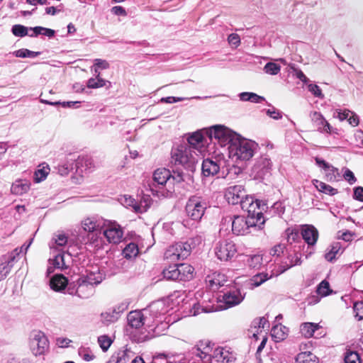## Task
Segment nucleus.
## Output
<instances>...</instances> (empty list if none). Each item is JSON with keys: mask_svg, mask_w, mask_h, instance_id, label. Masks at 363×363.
<instances>
[{"mask_svg": "<svg viewBox=\"0 0 363 363\" xmlns=\"http://www.w3.org/2000/svg\"><path fill=\"white\" fill-rule=\"evenodd\" d=\"M167 308L163 301H159L152 303L147 308L141 311H134L128 313L127 320L132 328H139L143 325L148 327L156 326L154 332L159 335L161 333L160 328L165 330L168 328L167 323H162Z\"/></svg>", "mask_w": 363, "mask_h": 363, "instance_id": "f257e3e1", "label": "nucleus"}, {"mask_svg": "<svg viewBox=\"0 0 363 363\" xmlns=\"http://www.w3.org/2000/svg\"><path fill=\"white\" fill-rule=\"evenodd\" d=\"M192 357L198 360L199 363H211L213 359L217 362L232 363L236 357L228 349L217 347L214 350L211 342L201 341L192 348Z\"/></svg>", "mask_w": 363, "mask_h": 363, "instance_id": "f03ea898", "label": "nucleus"}, {"mask_svg": "<svg viewBox=\"0 0 363 363\" xmlns=\"http://www.w3.org/2000/svg\"><path fill=\"white\" fill-rule=\"evenodd\" d=\"M199 157V155L186 144H180L174 147L171 151L172 163L181 165L190 171L194 169Z\"/></svg>", "mask_w": 363, "mask_h": 363, "instance_id": "7ed1b4c3", "label": "nucleus"}, {"mask_svg": "<svg viewBox=\"0 0 363 363\" xmlns=\"http://www.w3.org/2000/svg\"><path fill=\"white\" fill-rule=\"evenodd\" d=\"M257 144L250 140L239 139L238 136L228 147L229 157L235 160H248L254 155Z\"/></svg>", "mask_w": 363, "mask_h": 363, "instance_id": "20e7f679", "label": "nucleus"}, {"mask_svg": "<svg viewBox=\"0 0 363 363\" xmlns=\"http://www.w3.org/2000/svg\"><path fill=\"white\" fill-rule=\"evenodd\" d=\"M241 208L247 213V218L253 220L257 228L261 229L265 223L263 212L267 208L266 204L259 200L254 199L252 196H248L242 202Z\"/></svg>", "mask_w": 363, "mask_h": 363, "instance_id": "39448f33", "label": "nucleus"}, {"mask_svg": "<svg viewBox=\"0 0 363 363\" xmlns=\"http://www.w3.org/2000/svg\"><path fill=\"white\" fill-rule=\"evenodd\" d=\"M171 183V173L165 168L157 169L153 174V183L150 190L153 195L157 197H167L172 194V190L167 189L164 186Z\"/></svg>", "mask_w": 363, "mask_h": 363, "instance_id": "423d86ee", "label": "nucleus"}, {"mask_svg": "<svg viewBox=\"0 0 363 363\" xmlns=\"http://www.w3.org/2000/svg\"><path fill=\"white\" fill-rule=\"evenodd\" d=\"M208 133L211 140L214 139L222 147L230 145L238 137L234 131L223 125L211 127Z\"/></svg>", "mask_w": 363, "mask_h": 363, "instance_id": "0eeeda50", "label": "nucleus"}, {"mask_svg": "<svg viewBox=\"0 0 363 363\" xmlns=\"http://www.w3.org/2000/svg\"><path fill=\"white\" fill-rule=\"evenodd\" d=\"M29 347L35 356L44 354L49 349V341L45 333L40 330H33L29 337Z\"/></svg>", "mask_w": 363, "mask_h": 363, "instance_id": "6e6552de", "label": "nucleus"}, {"mask_svg": "<svg viewBox=\"0 0 363 363\" xmlns=\"http://www.w3.org/2000/svg\"><path fill=\"white\" fill-rule=\"evenodd\" d=\"M225 222L231 223L232 231L236 235H243L250 233L251 228H257V225L253 220L242 216H235L233 218L228 216Z\"/></svg>", "mask_w": 363, "mask_h": 363, "instance_id": "1a4fd4ad", "label": "nucleus"}, {"mask_svg": "<svg viewBox=\"0 0 363 363\" xmlns=\"http://www.w3.org/2000/svg\"><path fill=\"white\" fill-rule=\"evenodd\" d=\"M208 207L206 201L199 196H191L186 204V213L189 218L193 220H200Z\"/></svg>", "mask_w": 363, "mask_h": 363, "instance_id": "9d476101", "label": "nucleus"}, {"mask_svg": "<svg viewBox=\"0 0 363 363\" xmlns=\"http://www.w3.org/2000/svg\"><path fill=\"white\" fill-rule=\"evenodd\" d=\"M103 235L108 243L118 244L123 240V228L116 221L107 220L103 225Z\"/></svg>", "mask_w": 363, "mask_h": 363, "instance_id": "9b49d317", "label": "nucleus"}, {"mask_svg": "<svg viewBox=\"0 0 363 363\" xmlns=\"http://www.w3.org/2000/svg\"><path fill=\"white\" fill-rule=\"evenodd\" d=\"M191 250V245L188 242H177L166 250L164 256L170 262L183 260L190 255Z\"/></svg>", "mask_w": 363, "mask_h": 363, "instance_id": "f8f14e48", "label": "nucleus"}, {"mask_svg": "<svg viewBox=\"0 0 363 363\" xmlns=\"http://www.w3.org/2000/svg\"><path fill=\"white\" fill-rule=\"evenodd\" d=\"M216 256L220 261H228L233 258L237 252L235 244L230 240L218 242L214 248Z\"/></svg>", "mask_w": 363, "mask_h": 363, "instance_id": "ddd939ff", "label": "nucleus"}, {"mask_svg": "<svg viewBox=\"0 0 363 363\" xmlns=\"http://www.w3.org/2000/svg\"><path fill=\"white\" fill-rule=\"evenodd\" d=\"M272 168V162L270 158L267 155H262L256 160L252 169V174L255 179H264L270 176Z\"/></svg>", "mask_w": 363, "mask_h": 363, "instance_id": "4468645a", "label": "nucleus"}, {"mask_svg": "<svg viewBox=\"0 0 363 363\" xmlns=\"http://www.w3.org/2000/svg\"><path fill=\"white\" fill-rule=\"evenodd\" d=\"M77 288L75 286H69L67 294L70 295H77L82 298H86L94 293V287L82 277L77 280Z\"/></svg>", "mask_w": 363, "mask_h": 363, "instance_id": "2eb2a0df", "label": "nucleus"}, {"mask_svg": "<svg viewBox=\"0 0 363 363\" xmlns=\"http://www.w3.org/2000/svg\"><path fill=\"white\" fill-rule=\"evenodd\" d=\"M247 195L245 187L242 185H234L228 187L225 191V198L226 201L232 204L235 205L242 202L245 197H248Z\"/></svg>", "mask_w": 363, "mask_h": 363, "instance_id": "dca6fc26", "label": "nucleus"}, {"mask_svg": "<svg viewBox=\"0 0 363 363\" xmlns=\"http://www.w3.org/2000/svg\"><path fill=\"white\" fill-rule=\"evenodd\" d=\"M225 160L221 158L206 159L202 162V173L205 177L213 176L218 172L220 169H223Z\"/></svg>", "mask_w": 363, "mask_h": 363, "instance_id": "f3484780", "label": "nucleus"}, {"mask_svg": "<svg viewBox=\"0 0 363 363\" xmlns=\"http://www.w3.org/2000/svg\"><path fill=\"white\" fill-rule=\"evenodd\" d=\"M18 255V249H15L13 252L2 256L0 259V281L4 279L10 273L13 267V263Z\"/></svg>", "mask_w": 363, "mask_h": 363, "instance_id": "a211bd4d", "label": "nucleus"}, {"mask_svg": "<svg viewBox=\"0 0 363 363\" xmlns=\"http://www.w3.org/2000/svg\"><path fill=\"white\" fill-rule=\"evenodd\" d=\"M244 299V295L239 289H231L223 294L220 299L225 304V308L233 307L240 304Z\"/></svg>", "mask_w": 363, "mask_h": 363, "instance_id": "6ab92c4d", "label": "nucleus"}, {"mask_svg": "<svg viewBox=\"0 0 363 363\" xmlns=\"http://www.w3.org/2000/svg\"><path fill=\"white\" fill-rule=\"evenodd\" d=\"M134 354L130 348L125 346L113 352L106 363H127L134 357Z\"/></svg>", "mask_w": 363, "mask_h": 363, "instance_id": "aec40b11", "label": "nucleus"}, {"mask_svg": "<svg viewBox=\"0 0 363 363\" xmlns=\"http://www.w3.org/2000/svg\"><path fill=\"white\" fill-rule=\"evenodd\" d=\"M310 117L318 131L326 133H330L332 132V126L320 112H311Z\"/></svg>", "mask_w": 363, "mask_h": 363, "instance_id": "412c9836", "label": "nucleus"}, {"mask_svg": "<svg viewBox=\"0 0 363 363\" xmlns=\"http://www.w3.org/2000/svg\"><path fill=\"white\" fill-rule=\"evenodd\" d=\"M226 281L227 279L225 274L218 272H214L211 274L207 275L206 277V282L208 287L213 291L223 286Z\"/></svg>", "mask_w": 363, "mask_h": 363, "instance_id": "4be33fe9", "label": "nucleus"}, {"mask_svg": "<svg viewBox=\"0 0 363 363\" xmlns=\"http://www.w3.org/2000/svg\"><path fill=\"white\" fill-rule=\"evenodd\" d=\"M301 254L294 250L293 252H289L284 261L281 262L279 270L275 274L276 276L284 272L288 269L301 264Z\"/></svg>", "mask_w": 363, "mask_h": 363, "instance_id": "5701e85b", "label": "nucleus"}, {"mask_svg": "<svg viewBox=\"0 0 363 363\" xmlns=\"http://www.w3.org/2000/svg\"><path fill=\"white\" fill-rule=\"evenodd\" d=\"M82 277L94 287L104 279L105 274L98 267H92L86 271V274L82 276Z\"/></svg>", "mask_w": 363, "mask_h": 363, "instance_id": "b1692460", "label": "nucleus"}, {"mask_svg": "<svg viewBox=\"0 0 363 363\" xmlns=\"http://www.w3.org/2000/svg\"><path fill=\"white\" fill-rule=\"evenodd\" d=\"M50 288L57 292H62L65 290L67 292L69 286H72L68 283V279L62 274H55L50 280Z\"/></svg>", "mask_w": 363, "mask_h": 363, "instance_id": "393cba45", "label": "nucleus"}, {"mask_svg": "<svg viewBox=\"0 0 363 363\" xmlns=\"http://www.w3.org/2000/svg\"><path fill=\"white\" fill-rule=\"evenodd\" d=\"M301 235L308 245L313 246L318 240V231L312 225H305L302 226Z\"/></svg>", "mask_w": 363, "mask_h": 363, "instance_id": "a878e982", "label": "nucleus"}, {"mask_svg": "<svg viewBox=\"0 0 363 363\" xmlns=\"http://www.w3.org/2000/svg\"><path fill=\"white\" fill-rule=\"evenodd\" d=\"M189 147L196 151L198 154L202 152L204 147L203 136L200 132H195L188 138Z\"/></svg>", "mask_w": 363, "mask_h": 363, "instance_id": "bb28decb", "label": "nucleus"}, {"mask_svg": "<svg viewBox=\"0 0 363 363\" xmlns=\"http://www.w3.org/2000/svg\"><path fill=\"white\" fill-rule=\"evenodd\" d=\"M274 274L271 272L270 274L267 272H260L257 273L255 275L252 276L249 280L247 284L251 289H254L255 287H258L264 283L266 281L271 279Z\"/></svg>", "mask_w": 363, "mask_h": 363, "instance_id": "cd10ccee", "label": "nucleus"}, {"mask_svg": "<svg viewBox=\"0 0 363 363\" xmlns=\"http://www.w3.org/2000/svg\"><path fill=\"white\" fill-rule=\"evenodd\" d=\"M30 184L26 180H16L11 187V191L15 195H23L30 189Z\"/></svg>", "mask_w": 363, "mask_h": 363, "instance_id": "c85d7f7f", "label": "nucleus"}, {"mask_svg": "<svg viewBox=\"0 0 363 363\" xmlns=\"http://www.w3.org/2000/svg\"><path fill=\"white\" fill-rule=\"evenodd\" d=\"M289 330L284 325L279 324L274 325L271 330L272 337L276 342L284 340L288 335Z\"/></svg>", "mask_w": 363, "mask_h": 363, "instance_id": "c756f323", "label": "nucleus"}, {"mask_svg": "<svg viewBox=\"0 0 363 363\" xmlns=\"http://www.w3.org/2000/svg\"><path fill=\"white\" fill-rule=\"evenodd\" d=\"M313 184L318 191L327 195L334 196L338 192L337 189L318 179L313 180Z\"/></svg>", "mask_w": 363, "mask_h": 363, "instance_id": "7c9ffc66", "label": "nucleus"}, {"mask_svg": "<svg viewBox=\"0 0 363 363\" xmlns=\"http://www.w3.org/2000/svg\"><path fill=\"white\" fill-rule=\"evenodd\" d=\"M320 328L318 323H303L300 326V331L305 337H311Z\"/></svg>", "mask_w": 363, "mask_h": 363, "instance_id": "2f4dec72", "label": "nucleus"}, {"mask_svg": "<svg viewBox=\"0 0 363 363\" xmlns=\"http://www.w3.org/2000/svg\"><path fill=\"white\" fill-rule=\"evenodd\" d=\"M82 227L86 232L94 233L99 229L100 224L94 218H86L82 221Z\"/></svg>", "mask_w": 363, "mask_h": 363, "instance_id": "473e14b6", "label": "nucleus"}, {"mask_svg": "<svg viewBox=\"0 0 363 363\" xmlns=\"http://www.w3.org/2000/svg\"><path fill=\"white\" fill-rule=\"evenodd\" d=\"M68 238L63 233L55 234L52 240L50 242V247L51 249L58 250L60 247H64L67 243Z\"/></svg>", "mask_w": 363, "mask_h": 363, "instance_id": "72a5a7b5", "label": "nucleus"}, {"mask_svg": "<svg viewBox=\"0 0 363 363\" xmlns=\"http://www.w3.org/2000/svg\"><path fill=\"white\" fill-rule=\"evenodd\" d=\"M177 267L180 272V278L179 280L186 281L191 279L193 277V267L187 264H177Z\"/></svg>", "mask_w": 363, "mask_h": 363, "instance_id": "f704fd0d", "label": "nucleus"}, {"mask_svg": "<svg viewBox=\"0 0 363 363\" xmlns=\"http://www.w3.org/2000/svg\"><path fill=\"white\" fill-rule=\"evenodd\" d=\"M163 277L167 280H179L180 272L177 264L170 265L162 272Z\"/></svg>", "mask_w": 363, "mask_h": 363, "instance_id": "c9c22d12", "label": "nucleus"}, {"mask_svg": "<svg viewBox=\"0 0 363 363\" xmlns=\"http://www.w3.org/2000/svg\"><path fill=\"white\" fill-rule=\"evenodd\" d=\"M101 317L102 322L106 325L115 323L120 318L118 313L116 312V310L113 308L109 309L107 311L102 313L101 314Z\"/></svg>", "mask_w": 363, "mask_h": 363, "instance_id": "e433bc0d", "label": "nucleus"}, {"mask_svg": "<svg viewBox=\"0 0 363 363\" xmlns=\"http://www.w3.org/2000/svg\"><path fill=\"white\" fill-rule=\"evenodd\" d=\"M240 100L242 101H250L252 103H261L265 99L263 96L253 92H242L239 94Z\"/></svg>", "mask_w": 363, "mask_h": 363, "instance_id": "4c0bfd02", "label": "nucleus"}, {"mask_svg": "<svg viewBox=\"0 0 363 363\" xmlns=\"http://www.w3.org/2000/svg\"><path fill=\"white\" fill-rule=\"evenodd\" d=\"M269 327L268 320L264 317H261L257 319H255L251 325V328L257 329L253 333L252 335L254 337L257 338V334H259V330L262 332V330Z\"/></svg>", "mask_w": 363, "mask_h": 363, "instance_id": "58836bf2", "label": "nucleus"}, {"mask_svg": "<svg viewBox=\"0 0 363 363\" xmlns=\"http://www.w3.org/2000/svg\"><path fill=\"white\" fill-rule=\"evenodd\" d=\"M296 360L297 363H318L316 356L310 352L299 353Z\"/></svg>", "mask_w": 363, "mask_h": 363, "instance_id": "ea45409f", "label": "nucleus"}, {"mask_svg": "<svg viewBox=\"0 0 363 363\" xmlns=\"http://www.w3.org/2000/svg\"><path fill=\"white\" fill-rule=\"evenodd\" d=\"M139 253L138 245L134 242H130L123 250V255L126 259L135 257Z\"/></svg>", "mask_w": 363, "mask_h": 363, "instance_id": "a19ab883", "label": "nucleus"}, {"mask_svg": "<svg viewBox=\"0 0 363 363\" xmlns=\"http://www.w3.org/2000/svg\"><path fill=\"white\" fill-rule=\"evenodd\" d=\"M151 205V199L149 196H144L139 202L136 201V206H135V213H144L150 208Z\"/></svg>", "mask_w": 363, "mask_h": 363, "instance_id": "79ce46f5", "label": "nucleus"}, {"mask_svg": "<svg viewBox=\"0 0 363 363\" xmlns=\"http://www.w3.org/2000/svg\"><path fill=\"white\" fill-rule=\"evenodd\" d=\"M262 256L260 255H252L248 256L247 262L250 268L258 269L262 264Z\"/></svg>", "mask_w": 363, "mask_h": 363, "instance_id": "37998d69", "label": "nucleus"}, {"mask_svg": "<svg viewBox=\"0 0 363 363\" xmlns=\"http://www.w3.org/2000/svg\"><path fill=\"white\" fill-rule=\"evenodd\" d=\"M341 248L340 242H335L330 246V249L325 255V258L328 262H333L335 259L336 255L338 253Z\"/></svg>", "mask_w": 363, "mask_h": 363, "instance_id": "c03bdc74", "label": "nucleus"}, {"mask_svg": "<svg viewBox=\"0 0 363 363\" xmlns=\"http://www.w3.org/2000/svg\"><path fill=\"white\" fill-rule=\"evenodd\" d=\"M11 31L12 33L17 37L22 38L26 35L29 36V28L20 24L13 26Z\"/></svg>", "mask_w": 363, "mask_h": 363, "instance_id": "a18cd8bd", "label": "nucleus"}, {"mask_svg": "<svg viewBox=\"0 0 363 363\" xmlns=\"http://www.w3.org/2000/svg\"><path fill=\"white\" fill-rule=\"evenodd\" d=\"M65 253H59L55 256V258L52 260L55 268L60 269L67 268L65 261Z\"/></svg>", "mask_w": 363, "mask_h": 363, "instance_id": "49530a36", "label": "nucleus"}, {"mask_svg": "<svg viewBox=\"0 0 363 363\" xmlns=\"http://www.w3.org/2000/svg\"><path fill=\"white\" fill-rule=\"evenodd\" d=\"M106 84V81L99 77V74H96V77L90 78L87 81V87L90 89H97L100 87H103Z\"/></svg>", "mask_w": 363, "mask_h": 363, "instance_id": "de8ad7c7", "label": "nucleus"}, {"mask_svg": "<svg viewBox=\"0 0 363 363\" xmlns=\"http://www.w3.org/2000/svg\"><path fill=\"white\" fill-rule=\"evenodd\" d=\"M317 293L321 296H326L332 293L329 282L326 280L322 281L317 287Z\"/></svg>", "mask_w": 363, "mask_h": 363, "instance_id": "09e8293b", "label": "nucleus"}, {"mask_svg": "<svg viewBox=\"0 0 363 363\" xmlns=\"http://www.w3.org/2000/svg\"><path fill=\"white\" fill-rule=\"evenodd\" d=\"M166 363H199L198 360L192 357V350L189 354L188 357H177L172 360H169Z\"/></svg>", "mask_w": 363, "mask_h": 363, "instance_id": "8fccbe9b", "label": "nucleus"}, {"mask_svg": "<svg viewBox=\"0 0 363 363\" xmlns=\"http://www.w3.org/2000/svg\"><path fill=\"white\" fill-rule=\"evenodd\" d=\"M40 52H33L31 50H29L28 49H20L16 50L14 52V55L17 57H30V58H34L38 55H40Z\"/></svg>", "mask_w": 363, "mask_h": 363, "instance_id": "3c124183", "label": "nucleus"}, {"mask_svg": "<svg viewBox=\"0 0 363 363\" xmlns=\"http://www.w3.org/2000/svg\"><path fill=\"white\" fill-rule=\"evenodd\" d=\"M113 342L112 339L108 335H101L98 337V343L104 352L107 351Z\"/></svg>", "mask_w": 363, "mask_h": 363, "instance_id": "603ef678", "label": "nucleus"}, {"mask_svg": "<svg viewBox=\"0 0 363 363\" xmlns=\"http://www.w3.org/2000/svg\"><path fill=\"white\" fill-rule=\"evenodd\" d=\"M50 169L48 167L39 169L35 172L34 181L36 183H39L45 180L49 174Z\"/></svg>", "mask_w": 363, "mask_h": 363, "instance_id": "864d4df0", "label": "nucleus"}, {"mask_svg": "<svg viewBox=\"0 0 363 363\" xmlns=\"http://www.w3.org/2000/svg\"><path fill=\"white\" fill-rule=\"evenodd\" d=\"M344 360L345 363H361L359 354L354 351H347Z\"/></svg>", "mask_w": 363, "mask_h": 363, "instance_id": "5fc2aeb1", "label": "nucleus"}, {"mask_svg": "<svg viewBox=\"0 0 363 363\" xmlns=\"http://www.w3.org/2000/svg\"><path fill=\"white\" fill-rule=\"evenodd\" d=\"M120 202L126 208H132L135 212V206H136V201L134 198L128 195H123L120 199Z\"/></svg>", "mask_w": 363, "mask_h": 363, "instance_id": "6e6d98bb", "label": "nucleus"}, {"mask_svg": "<svg viewBox=\"0 0 363 363\" xmlns=\"http://www.w3.org/2000/svg\"><path fill=\"white\" fill-rule=\"evenodd\" d=\"M281 70L280 65L274 63L268 62L264 67V71L269 74L275 75L277 74Z\"/></svg>", "mask_w": 363, "mask_h": 363, "instance_id": "4d7b16f0", "label": "nucleus"}, {"mask_svg": "<svg viewBox=\"0 0 363 363\" xmlns=\"http://www.w3.org/2000/svg\"><path fill=\"white\" fill-rule=\"evenodd\" d=\"M286 237H287L286 238L287 242L289 244H292L293 242H295L297 240H298L300 238L298 232L295 230L288 228L286 230Z\"/></svg>", "mask_w": 363, "mask_h": 363, "instance_id": "13d9d810", "label": "nucleus"}, {"mask_svg": "<svg viewBox=\"0 0 363 363\" xmlns=\"http://www.w3.org/2000/svg\"><path fill=\"white\" fill-rule=\"evenodd\" d=\"M315 162L317 165L323 169L325 171L334 172L336 170L335 167H334L329 163L326 162L324 160H322L320 158L316 157Z\"/></svg>", "mask_w": 363, "mask_h": 363, "instance_id": "bf43d9fd", "label": "nucleus"}, {"mask_svg": "<svg viewBox=\"0 0 363 363\" xmlns=\"http://www.w3.org/2000/svg\"><path fill=\"white\" fill-rule=\"evenodd\" d=\"M266 114L274 120H279L282 118V113L274 107L266 110Z\"/></svg>", "mask_w": 363, "mask_h": 363, "instance_id": "052dcab7", "label": "nucleus"}, {"mask_svg": "<svg viewBox=\"0 0 363 363\" xmlns=\"http://www.w3.org/2000/svg\"><path fill=\"white\" fill-rule=\"evenodd\" d=\"M308 89L316 97L323 99L324 96L320 88L316 84H309L308 85Z\"/></svg>", "mask_w": 363, "mask_h": 363, "instance_id": "680f3d73", "label": "nucleus"}, {"mask_svg": "<svg viewBox=\"0 0 363 363\" xmlns=\"http://www.w3.org/2000/svg\"><path fill=\"white\" fill-rule=\"evenodd\" d=\"M228 42L236 48L240 45V38L237 33H231L228 37Z\"/></svg>", "mask_w": 363, "mask_h": 363, "instance_id": "e2e57ef3", "label": "nucleus"}, {"mask_svg": "<svg viewBox=\"0 0 363 363\" xmlns=\"http://www.w3.org/2000/svg\"><path fill=\"white\" fill-rule=\"evenodd\" d=\"M284 249H285V247L284 245L279 244V245L274 246L270 250L269 254L272 257H279L281 254L284 253Z\"/></svg>", "mask_w": 363, "mask_h": 363, "instance_id": "0e129e2a", "label": "nucleus"}, {"mask_svg": "<svg viewBox=\"0 0 363 363\" xmlns=\"http://www.w3.org/2000/svg\"><path fill=\"white\" fill-rule=\"evenodd\" d=\"M354 310L356 313V317H357L359 320H362L363 319V301L356 303L354 305Z\"/></svg>", "mask_w": 363, "mask_h": 363, "instance_id": "69168bd1", "label": "nucleus"}, {"mask_svg": "<svg viewBox=\"0 0 363 363\" xmlns=\"http://www.w3.org/2000/svg\"><path fill=\"white\" fill-rule=\"evenodd\" d=\"M169 360H172V358H168L164 354H159L153 359L152 363H166Z\"/></svg>", "mask_w": 363, "mask_h": 363, "instance_id": "338daca9", "label": "nucleus"}, {"mask_svg": "<svg viewBox=\"0 0 363 363\" xmlns=\"http://www.w3.org/2000/svg\"><path fill=\"white\" fill-rule=\"evenodd\" d=\"M354 199L363 202V187L357 186L354 188Z\"/></svg>", "mask_w": 363, "mask_h": 363, "instance_id": "774afa93", "label": "nucleus"}]
</instances>
